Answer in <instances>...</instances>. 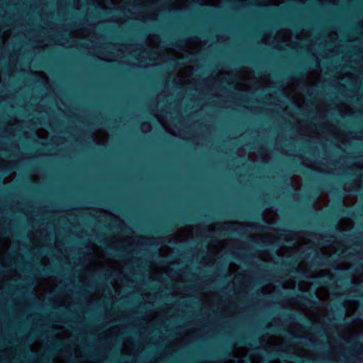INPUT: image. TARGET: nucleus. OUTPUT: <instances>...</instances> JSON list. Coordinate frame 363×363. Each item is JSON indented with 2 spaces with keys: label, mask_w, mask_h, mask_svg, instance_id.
I'll return each mask as SVG.
<instances>
[{
  "label": "nucleus",
  "mask_w": 363,
  "mask_h": 363,
  "mask_svg": "<svg viewBox=\"0 0 363 363\" xmlns=\"http://www.w3.org/2000/svg\"><path fill=\"white\" fill-rule=\"evenodd\" d=\"M332 213L334 216L337 217H354L356 215H362L363 213L362 208H356L354 211L349 208H345L341 203L337 205L332 209Z\"/></svg>",
  "instance_id": "nucleus-1"
},
{
  "label": "nucleus",
  "mask_w": 363,
  "mask_h": 363,
  "mask_svg": "<svg viewBox=\"0 0 363 363\" xmlns=\"http://www.w3.org/2000/svg\"><path fill=\"white\" fill-rule=\"evenodd\" d=\"M60 347H61V345L60 344H57V345H55L54 350H58Z\"/></svg>",
  "instance_id": "nucleus-18"
},
{
  "label": "nucleus",
  "mask_w": 363,
  "mask_h": 363,
  "mask_svg": "<svg viewBox=\"0 0 363 363\" xmlns=\"http://www.w3.org/2000/svg\"><path fill=\"white\" fill-rule=\"evenodd\" d=\"M294 359L296 360V362H299L300 361L299 359H296L295 358H294Z\"/></svg>",
  "instance_id": "nucleus-38"
},
{
  "label": "nucleus",
  "mask_w": 363,
  "mask_h": 363,
  "mask_svg": "<svg viewBox=\"0 0 363 363\" xmlns=\"http://www.w3.org/2000/svg\"><path fill=\"white\" fill-rule=\"evenodd\" d=\"M316 257L318 260L314 263L315 265L317 266H326L330 264L332 261L331 256L326 255L325 254H319L316 253Z\"/></svg>",
  "instance_id": "nucleus-5"
},
{
  "label": "nucleus",
  "mask_w": 363,
  "mask_h": 363,
  "mask_svg": "<svg viewBox=\"0 0 363 363\" xmlns=\"http://www.w3.org/2000/svg\"><path fill=\"white\" fill-rule=\"evenodd\" d=\"M262 221L267 222L265 219L262 218Z\"/></svg>",
  "instance_id": "nucleus-36"
},
{
  "label": "nucleus",
  "mask_w": 363,
  "mask_h": 363,
  "mask_svg": "<svg viewBox=\"0 0 363 363\" xmlns=\"http://www.w3.org/2000/svg\"><path fill=\"white\" fill-rule=\"evenodd\" d=\"M189 220L194 221V220H195V219H194V218H189Z\"/></svg>",
  "instance_id": "nucleus-29"
},
{
  "label": "nucleus",
  "mask_w": 363,
  "mask_h": 363,
  "mask_svg": "<svg viewBox=\"0 0 363 363\" xmlns=\"http://www.w3.org/2000/svg\"><path fill=\"white\" fill-rule=\"evenodd\" d=\"M294 272L301 277H307V272L306 270H300L296 269V270Z\"/></svg>",
  "instance_id": "nucleus-13"
},
{
  "label": "nucleus",
  "mask_w": 363,
  "mask_h": 363,
  "mask_svg": "<svg viewBox=\"0 0 363 363\" xmlns=\"http://www.w3.org/2000/svg\"><path fill=\"white\" fill-rule=\"evenodd\" d=\"M28 352V351L25 352V356L27 355Z\"/></svg>",
  "instance_id": "nucleus-35"
},
{
  "label": "nucleus",
  "mask_w": 363,
  "mask_h": 363,
  "mask_svg": "<svg viewBox=\"0 0 363 363\" xmlns=\"http://www.w3.org/2000/svg\"><path fill=\"white\" fill-rule=\"evenodd\" d=\"M233 2L235 3L236 4H241L240 1H233Z\"/></svg>",
  "instance_id": "nucleus-23"
},
{
  "label": "nucleus",
  "mask_w": 363,
  "mask_h": 363,
  "mask_svg": "<svg viewBox=\"0 0 363 363\" xmlns=\"http://www.w3.org/2000/svg\"><path fill=\"white\" fill-rule=\"evenodd\" d=\"M287 335L290 336V337L293 340H296L302 342L305 346L308 347H316L320 342L317 340H312L311 338H308L306 336H296L292 333H288Z\"/></svg>",
  "instance_id": "nucleus-2"
},
{
  "label": "nucleus",
  "mask_w": 363,
  "mask_h": 363,
  "mask_svg": "<svg viewBox=\"0 0 363 363\" xmlns=\"http://www.w3.org/2000/svg\"><path fill=\"white\" fill-rule=\"evenodd\" d=\"M301 298L308 303L310 306H314L318 304V301L315 300L313 294L309 293L307 295H303Z\"/></svg>",
  "instance_id": "nucleus-8"
},
{
  "label": "nucleus",
  "mask_w": 363,
  "mask_h": 363,
  "mask_svg": "<svg viewBox=\"0 0 363 363\" xmlns=\"http://www.w3.org/2000/svg\"><path fill=\"white\" fill-rule=\"evenodd\" d=\"M335 192H338V193L340 192V191L337 189H335Z\"/></svg>",
  "instance_id": "nucleus-31"
},
{
  "label": "nucleus",
  "mask_w": 363,
  "mask_h": 363,
  "mask_svg": "<svg viewBox=\"0 0 363 363\" xmlns=\"http://www.w3.org/2000/svg\"><path fill=\"white\" fill-rule=\"evenodd\" d=\"M251 65H253L254 66H256L255 64H253L252 62H250Z\"/></svg>",
  "instance_id": "nucleus-33"
},
{
  "label": "nucleus",
  "mask_w": 363,
  "mask_h": 363,
  "mask_svg": "<svg viewBox=\"0 0 363 363\" xmlns=\"http://www.w3.org/2000/svg\"><path fill=\"white\" fill-rule=\"evenodd\" d=\"M237 341L240 343L241 345H250V341L254 342V339L252 337H247L243 335H239L236 338Z\"/></svg>",
  "instance_id": "nucleus-10"
},
{
  "label": "nucleus",
  "mask_w": 363,
  "mask_h": 363,
  "mask_svg": "<svg viewBox=\"0 0 363 363\" xmlns=\"http://www.w3.org/2000/svg\"><path fill=\"white\" fill-rule=\"evenodd\" d=\"M250 240H251L252 242L255 243L256 245H259V246L262 247V246H264V242H259V241H257V240H255L254 238H250Z\"/></svg>",
  "instance_id": "nucleus-15"
},
{
  "label": "nucleus",
  "mask_w": 363,
  "mask_h": 363,
  "mask_svg": "<svg viewBox=\"0 0 363 363\" xmlns=\"http://www.w3.org/2000/svg\"><path fill=\"white\" fill-rule=\"evenodd\" d=\"M37 273L40 277H49L54 274H58L59 272L52 267H42L37 270Z\"/></svg>",
  "instance_id": "nucleus-6"
},
{
  "label": "nucleus",
  "mask_w": 363,
  "mask_h": 363,
  "mask_svg": "<svg viewBox=\"0 0 363 363\" xmlns=\"http://www.w3.org/2000/svg\"><path fill=\"white\" fill-rule=\"evenodd\" d=\"M284 315L286 318L292 320L298 319L299 320L303 321L307 327L308 325H312L313 324L311 320L305 318L304 316H301V315L298 314L296 312H293V313H284Z\"/></svg>",
  "instance_id": "nucleus-4"
},
{
  "label": "nucleus",
  "mask_w": 363,
  "mask_h": 363,
  "mask_svg": "<svg viewBox=\"0 0 363 363\" xmlns=\"http://www.w3.org/2000/svg\"><path fill=\"white\" fill-rule=\"evenodd\" d=\"M125 228L126 229H128V230H129V228H128V226H127V225H125Z\"/></svg>",
  "instance_id": "nucleus-37"
},
{
  "label": "nucleus",
  "mask_w": 363,
  "mask_h": 363,
  "mask_svg": "<svg viewBox=\"0 0 363 363\" xmlns=\"http://www.w3.org/2000/svg\"><path fill=\"white\" fill-rule=\"evenodd\" d=\"M117 363H130L133 362V359L130 356L123 354L121 352L117 353L116 355Z\"/></svg>",
  "instance_id": "nucleus-9"
},
{
  "label": "nucleus",
  "mask_w": 363,
  "mask_h": 363,
  "mask_svg": "<svg viewBox=\"0 0 363 363\" xmlns=\"http://www.w3.org/2000/svg\"><path fill=\"white\" fill-rule=\"evenodd\" d=\"M264 351L267 352L266 355L267 356V359H262L261 363H272V361L279 357H289L288 353L284 350L276 351V352H269L266 348H264Z\"/></svg>",
  "instance_id": "nucleus-3"
},
{
  "label": "nucleus",
  "mask_w": 363,
  "mask_h": 363,
  "mask_svg": "<svg viewBox=\"0 0 363 363\" xmlns=\"http://www.w3.org/2000/svg\"><path fill=\"white\" fill-rule=\"evenodd\" d=\"M230 232V233H233V234H236V235L240 234L237 230H232Z\"/></svg>",
  "instance_id": "nucleus-19"
},
{
  "label": "nucleus",
  "mask_w": 363,
  "mask_h": 363,
  "mask_svg": "<svg viewBox=\"0 0 363 363\" xmlns=\"http://www.w3.org/2000/svg\"><path fill=\"white\" fill-rule=\"evenodd\" d=\"M282 178H283L282 181L284 182V184H285L287 187H289V183L288 182L287 179L285 178V177H282Z\"/></svg>",
  "instance_id": "nucleus-17"
},
{
  "label": "nucleus",
  "mask_w": 363,
  "mask_h": 363,
  "mask_svg": "<svg viewBox=\"0 0 363 363\" xmlns=\"http://www.w3.org/2000/svg\"><path fill=\"white\" fill-rule=\"evenodd\" d=\"M9 233V232H7V230H5V232H4V233H5V234H7V233Z\"/></svg>",
  "instance_id": "nucleus-34"
},
{
  "label": "nucleus",
  "mask_w": 363,
  "mask_h": 363,
  "mask_svg": "<svg viewBox=\"0 0 363 363\" xmlns=\"http://www.w3.org/2000/svg\"><path fill=\"white\" fill-rule=\"evenodd\" d=\"M302 254L304 255V257L308 258L309 257V254L306 252H303Z\"/></svg>",
  "instance_id": "nucleus-20"
},
{
  "label": "nucleus",
  "mask_w": 363,
  "mask_h": 363,
  "mask_svg": "<svg viewBox=\"0 0 363 363\" xmlns=\"http://www.w3.org/2000/svg\"><path fill=\"white\" fill-rule=\"evenodd\" d=\"M218 233H219V234H220V235H223V236H225V235H227V233H225V232H224V233H223V231H222V230H220Z\"/></svg>",
  "instance_id": "nucleus-22"
},
{
  "label": "nucleus",
  "mask_w": 363,
  "mask_h": 363,
  "mask_svg": "<svg viewBox=\"0 0 363 363\" xmlns=\"http://www.w3.org/2000/svg\"><path fill=\"white\" fill-rule=\"evenodd\" d=\"M190 55H191V57H196L197 54H196V53H191Z\"/></svg>",
  "instance_id": "nucleus-25"
},
{
  "label": "nucleus",
  "mask_w": 363,
  "mask_h": 363,
  "mask_svg": "<svg viewBox=\"0 0 363 363\" xmlns=\"http://www.w3.org/2000/svg\"><path fill=\"white\" fill-rule=\"evenodd\" d=\"M258 226H259V225H255L253 226V228L257 230V228H258Z\"/></svg>",
  "instance_id": "nucleus-27"
},
{
  "label": "nucleus",
  "mask_w": 363,
  "mask_h": 363,
  "mask_svg": "<svg viewBox=\"0 0 363 363\" xmlns=\"http://www.w3.org/2000/svg\"><path fill=\"white\" fill-rule=\"evenodd\" d=\"M267 329L272 332H279L278 327H269V328H267Z\"/></svg>",
  "instance_id": "nucleus-16"
},
{
  "label": "nucleus",
  "mask_w": 363,
  "mask_h": 363,
  "mask_svg": "<svg viewBox=\"0 0 363 363\" xmlns=\"http://www.w3.org/2000/svg\"><path fill=\"white\" fill-rule=\"evenodd\" d=\"M315 191L318 192V189L316 188V189H315Z\"/></svg>",
  "instance_id": "nucleus-39"
},
{
  "label": "nucleus",
  "mask_w": 363,
  "mask_h": 363,
  "mask_svg": "<svg viewBox=\"0 0 363 363\" xmlns=\"http://www.w3.org/2000/svg\"><path fill=\"white\" fill-rule=\"evenodd\" d=\"M213 363H218V361L215 360V361L213 362Z\"/></svg>",
  "instance_id": "nucleus-32"
},
{
  "label": "nucleus",
  "mask_w": 363,
  "mask_h": 363,
  "mask_svg": "<svg viewBox=\"0 0 363 363\" xmlns=\"http://www.w3.org/2000/svg\"><path fill=\"white\" fill-rule=\"evenodd\" d=\"M109 251L108 252V255H111L116 257L122 258L123 257V253L126 252V249L124 247L121 248H113L110 247Z\"/></svg>",
  "instance_id": "nucleus-7"
},
{
  "label": "nucleus",
  "mask_w": 363,
  "mask_h": 363,
  "mask_svg": "<svg viewBox=\"0 0 363 363\" xmlns=\"http://www.w3.org/2000/svg\"><path fill=\"white\" fill-rule=\"evenodd\" d=\"M182 42V39L169 40V45L174 48H181Z\"/></svg>",
  "instance_id": "nucleus-11"
},
{
  "label": "nucleus",
  "mask_w": 363,
  "mask_h": 363,
  "mask_svg": "<svg viewBox=\"0 0 363 363\" xmlns=\"http://www.w3.org/2000/svg\"><path fill=\"white\" fill-rule=\"evenodd\" d=\"M288 264L290 265V262H289V263L288 262H285V263L283 264V265H284L286 267H287Z\"/></svg>",
  "instance_id": "nucleus-26"
},
{
  "label": "nucleus",
  "mask_w": 363,
  "mask_h": 363,
  "mask_svg": "<svg viewBox=\"0 0 363 363\" xmlns=\"http://www.w3.org/2000/svg\"><path fill=\"white\" fill-rule=\"evenodd\" d=\"M174 225V222H169L163 226L162 230L164 232H169L173 230L172 226Z\"/></svg>",
  "instance_id": "nucleus-12"
},
{
  "label": "nucleus",
  "mask_w": 363,
  "mask_h": 363,
  "mask_svg": "<svg viewBox=\"0 0 363 363\" xmlns=\"http://www.w3.org/2000/svg\"><path fill=\"white\" fill-rule=\"evenodd\" d=\"M196 362H202V360H201V358H199V359H198V360H196Z\"/></svg>",
  "instance_id": "nucleus-30"
},
{
  "label": "nucleus",
  "mask_w": 363,
  "mask_h": 363,
  "mask_svg": "<svg viewBox=\"0 0 363 363\" xmlns=\"http://www.w3.org/2000/svg\"><path fill=\"white\" fill-rule=\"evenodd\" d=\"M220 354L222 357L226 359V358H228L230 357V352L229 351L227 350V349H225V348H223L220 351Z\"/></svg>",
  "instance_id": "nucleus-14"
},
{
  "label": "nucleus",
  "mask_w": 363,
  "mask_h": 363,
  "mask_svg": "<svg viewBox=\"0 0 363 363\" xmlns=\"http://www.w3.org/2000/svg\"><path fill=\"white\" fill-rule=\"evenodd\" d=\"M313 329H314V330H318V329H319V327L316 325V326H315V327L313 328Z\"/></svg>",
  "instance_id": "nucleus-28"
},
{
  "label": "nucleus",
  "mask_w": 363,
  "mask_h": 363,
  "mask_svg": "<svg viewBox=\"0 0 363 363\" xmlns=\"http://www.w3.org/2000/svg\"><path fill=\"white\" fill-rule=\"evenodd\" d=\"M326 277H327L328 280H329V281L333 280V277L331 275H328Z\"/></svg>",
  "instance_id": "nucleus-21"
},
{
  "label": "nucleus",
  "mask_w": 363,
  "mask_h": 363,
  "mask_svg": "<svg viewBox=\"0 0 363 363\" xmlns=\"http://www.w3.org/2000/svg\"><path fill=\"white\" fill-rule=\"evenodd\" d=\"M211 357L212 359H218V356H217V355H212Z\"/></svg>",
  "instance_id": "nucleus-24"
}]
</instances>
